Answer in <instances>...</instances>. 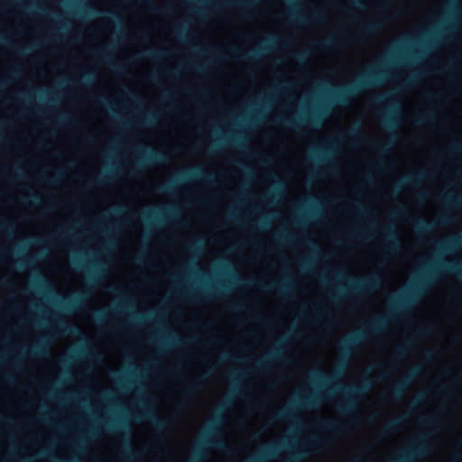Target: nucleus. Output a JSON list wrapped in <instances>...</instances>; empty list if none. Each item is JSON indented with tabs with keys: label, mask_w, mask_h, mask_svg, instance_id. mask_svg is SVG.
Wrapping results in <instances>:
<instances>
[{
	"label": "nucleus",
	"mask_w": 462,
	"mask_h": 462,
	"mask_svg": "<svg viewBox=\"0 0 462 462\" xmlns=\"http://www.w3.org/2000/svg\"><path fill=\"white\" fill-rule=\"evenodd\" d=\"M346 365V360L344 358L341 360L338 369L330 374L322 370H315L310 374V379L316 384L328 385L329 393H336L342 390L346 397L345 401L339 404L338 409L344 414H354L358 407L356 399L368 393L373 383L370 379L365 378L358 385L343 387L341 384H338L337 381L345 371Z\"/></svg>",
	"instance_id": "f257e3e1"
},
{
	"label": "nucleus",
	"mask_w": 462,
	"mask_h": 462,
	"mask_svg": "<svg viewBox=\"0 0 462 462\" xmlns=\"http://www.w3.org/2000/svg\"><path fill=\"white\" fill-rule=\"evenodd\" d=\"M385 73L381 69L377 67L370 68L365 72L358 75L357 78L348 85L334 88L332 97L337 102L346 104L351 97L369 88L380 85L383 81Z\"/></svg>",
	"instance_id": "f03ea898"
},
{
	"label": "nucleus",
	"mask_w": 462,
	"mask_h": 462,
	"mask_svg": "<svg viewBox=\"0 0 462 462\" xmlns=\"http://www.w3.org/2000/svg\"><path fill=\"white\" fill-rule=\"evenodd\" d=\"M349 284L342 287L339 291L332 294V299L337 300L344 295L348 297H365L370 292L377 291L383 284V278L379 273H374L363 279H356L352 275L346 276Z\"/></svg>",
	"instance_id": "7ed1b4c3"
},
{
	"label": "nucleus",
	"mask_w": 462,
	"mask_h": 462,
	"mask_svg": "<svg viewBox=\"0 0 462 462\" xmlns=\"http://www.w3.org/2000/svg\"><path fill=\"white\" fill-rule=\"evenodd\" d=\"M388 317H379L372 321L366 330L356 331L345 337L340 346L342 354L348 357L354 347L364 341L368 336L375 334L386 327Z\"/></svg>",
	"instance_id": "20e7f679"
},
{
	"label": "nucleus",
	"mask_w": 462,
	"mask_h": 462,
	"mask_svg": "<svg viewBox=\"0 0 462 462\" xmlns=\"http://www.w3.org/2000/svg\"><path fill=\"white\" fill-rule=\"evenodd\" d=\"M425 281L420 280L411 287L404 293L400 295H392L390 300L393 311L405 310L414 304L419 296L424 291Z\"/></svg>",
	"instance_id": "39448f33"
},
{
	"label": "nucleus",
	"mask_w": 462,
	"mask_h": 462,
	"mask_svg": "<svg viewBox=\"0 0 462 462\" xmlns=\"http://www.w3.org/2000/svg\"><path fill=\"white\" fill-rule=\"evenodd\" d=\"M216 176L214 172H208L204 171V169L200 166H196L190 168L185 172H182L180 176H178L174 180H171L169 182L161 185L159 187L160 191L162 192H171L174 189L175 184L178 181H184L188 179H196L199 180H203L205 182H211L213 178Z\"/></svg>",
	"instance_id": "423d86ee"
},
{
	"label": "nucleus",
	"mask_w": 462,
	"mask_h": 462,
	"mask_svg": "<svg viewBox=\"0 0 462 462\" xmlns=\"http://www.w3.org/2000/svg\"><path fill=\"white\" fill-rule=\"evenodd\" d=\"M400 113V106L393 105L382 116V122L388 131L391 132L393 140L387 142L379 147L380 153L384 154L394 145L396 135L393 133L398 126L397 115Z\"/></svg>",
	"instance_id": "0eeeda50"
},
{
	"label": "nucleus",
	"mask_w": 462,
	"mask_h": 462,
	"mask_svg": "<svg viewBox=\"0 0 462 462\" xmlns=\"http://www.w3.org/2000/svg\"><path fill=\"white\" fill-rule=\"evenodd\" d=\"M294 445L291 442L281 441V442H271L265 445L257 454L251 457L245 462H267L275 459L286 448H293Z\"/></svg>",
	"instance_id": "6e6552de"
},
{
	"label": "nucleus",
	"mask_w": 462,
	"mask_h": 462,
	"mask_svg": "<svg viewBox=\"0 0 462 462\" xmlns=\"http://www.w3.org/2000/svg\"><path fill=\"white\" fill-rule=\"evenodd\" d=\"M323 112V110H319L314 112L310 117L301 116L299 119H295L293 117H280L278 122L283 126L291 129H297L303 123H310L312 125H319L321 124Z\"/></svg>",
	"instance_id": "1a4fd4ad"
},
{
	"label": "nucleus",
	"mask_w": 462,
	"mask_h": 462,
	"mask_svg": "<svg viewBox=\"0 0 462 462\" xmlns=\"http://www.w3.org/2000/svg\"><path fill=\"white\" fill-rule=\"evenodd\" d=\"M289 16L291 22L305 25L310 23H322L326 21L327 16L323 12L315 11L311 14L298 12L294 7H291L289 12Z\"/></svg>",
	"instance_id": "9d476101"
},
{
	"label": "nucleus",
	"mask_w": 462,
	"mask_h": 462,
	"mask_svg": "<svg viewBox=\"0 0 462 462\" xmlns=\"http://www.w3.org/2000/svg\"><path fill=\"white\" fill-rule=\"evenodd\" d=\"M281 41L282 38L279 35H273L264 40L265 45L263 46H261L257 49H254L252 51H244L242 53H239L237 51L234 50L230 51V54L239 60H253L262 56L263 53L269 49L268 44Z\"/></svg>",
	"instance_id": "9b49d317"
},
{
	"label": "nucleus",
	"mask_w": 462,
	"mask_h": 462,
	"mask_svg": "<svg viewBox=\"0 0 462 462\" xmlns=\"http://www.w3.org/2000/svg\"><path fill=\"white\" fill-rule=\"evenodd\" d=\"M420 373V367L413 368L400 383L393 387L392 394L395 400H400L404 394L406 389L411 385L412 381Z\"/></svg>",
	"instance_id": "f8f14e48"
},
{
	"label": "nucleus",
	"mask_w": 462,
	"mask_h": 462,
	"mask_svg": "<svg viewBox=\"0 0 462 462\" xmlns=\"http://www.w3.org/2000/svg\"><path fill=\"white\" fill-rule=\"evenodd\" d=\"M452 221V218L449 216H443L438 221H427L423 218H417L413 221V224L420 234H427L431 232L437 225H447Z\"/></svg>",
	"instance_id": "ddd939ff"
},
{
	"label": "nucleus",
	"mask_w": 462,
	"mask_h": 462,
	"mask_svg": "<svg viewBox=\"0 0 462 462\" xmlns=\"http://www.w3.org/2000/svg\"><path fill=\"white\" fill-rule=\"evenodd\" d=\"M282 346L275 347L274 349H272L268 353H266L263 356H262L260 359H258L254 363V366L259 369H265L270 365H272L273 362L283 360L282 356Z\"/></svg>",
	"instance_id": "4468645a"
},
{
	"label": "nucleus",
	"mask_w": 462,
	"mask_h": 462,
	"mask_svg": "<svg viewBox=\"0 0 462 462\" xmlns=\"http://www.w3.org/2000/svg\"><path fill=\"white\" fill-rule=\"evenodd\" d=\"M383 238L386 242L385 251L394 252L401 247V239L393 226H387L383 229Z\"/></svg>",
	"instance_id": "2eb2a0df"
},
{
	"label": "nucleus",
	"mask_w": 462,
	"mask_h": 462,
	"mask_svg": "<svg viewBox=\"0 0 462 462\" xmlns=\"http://www.w3.org/2000/svg\"><path fill=\"white\" fill-rule=\"evenodd\" d=\"M319 442V439L316 437L309 438L304 441V448H299L294 450L287 458L286 462H299L308 457L310 452L308 447L317 445Z\"/></svg>",
	"instance_id": "dca6fc26"
},
{
	"label": "nucleus",
	"mask_w": 462,
	"mask_h": 462,
	"mask_svg": "<svg viewBox=\"0 0 462 462\" xmlns=\"http://www.w3.org/2000/svg\"><path fill=\"white\" fill-rule=\"evenodd\" d=\"M427 172L425 171H417L406 174L399 183L394 186L393 194H398L402 186L403 185H417L426 176Z\"/></svg>",
	"instance_id": "f3484780"
},
{
	"label": "nucleus",
	"mask_w": 462,
	"mask_h": 462,
	"mask_svg": "<svg viewBox=\"0 0 462 462\" xmlns=\"http://www.w3.org/2000/svg\"><path fill=\"white\" fill-rule=\"evenodd\" d=\"M138 418H146L151 420V422L158 429L164 430L167 426L166 420L159 417L157 414L153 413L151 410L147 409L142 413L138 415Z\"/></svg>",
	"instance_id": "a211bd4d"
},
{
	"label": "nucleus",
	"mask_w": 462,
	"mask_h": 462,
	"mask_svg": "<svg viewBox=\"0 0 462 462\" xmlns=\"http://www.w3.org/2000/svg\"><path fill=\"white\" fill-rule=\"evenodd\" d=\"M165 159V155L163 153L151 151L146 152H142L141 156L137 162L138 165H143L146 162H161Z\"/></svg>",
	"instance_id": "6ab92c4d"
},
{
	"label": "nucleus",
	"mask_w": 462,
	"mask_h": 462,
	"mask_svg": "<svg viewBox=\"0 0 462 462\" xmlns=\"http://www.w3.org/2000/svg\"><path fill=\"white\" fill-rule=\"evenodd\" d=\"M257 286L262 291L274 290L276 293L281 294V295H284L291 288L290 284L285 282L280 285H275L273 283H268V282H260L257 284Z\"/></svg>",
	"instance_id": "aec40b11"
},
{
	"label": "nucleus",
	"mask_w": 462,
	"mask_h": 462,
	"mask_svg": "<svg viewBox=\"0 0 462 462\" xmlns=\"http://www.w3.org/2000/svg\"><path fill=\"white\" fill-rule=\"evenodd\" d=\"M439 245L441 251H453L459 248L462 245V231Z\"/></svg>",
	"instance_id": "412c9836"
},
{
	"label": "nucleus",
	"mask_w": 462,
	"mask_h": 462,
	"mask_svg": "<svg viewBox=\"0 0 462 462\" xmlns=\"http://www.w3.org/2000/svg\"><path fill=\"white\" fill-rule=\"evenodd\" d=\"M319 401V396L318 395H314V394H310V395H306V396H302V397H300L297 402L294 403V405L296 407H304V408H308V409H312L315 407V405L317 404Z\"/></svg>",
	"instance_id": "4be33fe9"
},
{
	"label": "nucleus",
	"mask_w": 462,
	"mask_h": 462,
	"mask_svg": "<svg viewBox=\"0 0 462 462\" xmlns=\"http://www.w3.org/2000/svg\"><path fill=\"white\" fill-rule=\"evenodd\" d=\"M383 23L381 21H370L360 25V29L366 34H374L382 30Z\"/></svg>",
	"instance_id": "5701e85b"
},
{
	"label": "nucleus",
	"mask_w": 462,
	"mask_h": 462,
	"mask_svg": "<svg viewBox=\"0 0 462 462\" xmlns=\"http://www.w3.org/2000/svg\"><path fill=\"white\" fill-rule=\"evenodd\" d=\"M296 415L293 412L292 408H283L280 410L278 412H276L272 418V421H282L286 420H292L295 419Z\"/></svg>",
	"instance_id": "b1692460"
},
{
	"label": "nucleus",
	"mask_w": 462,
	"mask_h": 462,
	"mask_svg": "<svg viewBox=\"0 0 462 462\" xmlns=\"http://www.w3.org/2000/svg\"><path fill=\"white\" fill-rule=\"evenodd\" d=\"M437 116L434 113L431 112H424L420 115H418L414 120L413 125H421L425 124H432L436 121Z\"/></svg>",
	"instance_id": "393cba45"
},
{
	"label": "nucleus",
	"mask_w": 462,
	"mask_h": 462,
	"mask_svg": "<svg viewBox=\"0 0 462 462\" xmlns=\"http://www.w3.org/2000/svg\"><path fill=\"white\" fill-rule=\"evenodd\" d=\"M441 268L447 272L453 273L462 278V261L459 262H442Z\"/></svg>",
	"instance_id": "a878e982"
},
{
	"label": "nucleus",
	"mask_w": 462,
	"mask_h": 462,
	"mask_svg": "<svg viewBox=\"0 0 462 462\" xmlns=\"http://www.w3.org/2000/svg\"><path fill=\"white\" fill-rule=\"evenodd\" d=\"M402 421V417L393 419L383 429V431H382L383 434L390 435L391 433H393V431H395L398 429V427L401 425Z\"/></svg>",
	"instance_id": "bb28decb"
},
{
	"label": "nucleus",
	"mask_w": 462,
	"mask_h": 462,
	"mask_svg": "<svg viewBox=\"0 0 462 462\" xmlns=\"http://www.w3.org/2000/svg\"><path fill=\"white\" fill-rule=\"evenodd\" d=\"M321 428L330 432H339L343 430L342 424L334 420L321 421Z\"/></svg>",
	"instance_id": "cd10ccee"
},
{
	"label": "nucleus",
	"mask_w": 462,
	"mask_h": 462,
	"mask_svg": "<svg viewBox=\"0 0 462 462\" xmlns=\"http://www.w3.org/2000/svg\"><path fill=\"white\" fill-rule=\"evenodd\" d=\"M59 329L67 334H74L79 332V327L69 326L63 319H59Z\"/></svg>",
	"instance_id": "c85d7f7f"
},
{
	"label": "nucleus",
	"mask_w": 462,
	"mask_h": 462,
	"mask_svg": "<svg viewBox=\"0 0 462 462\" xmlns=\"http://www.w3.org/2000/svg\"><path fill=\"white\" fill-rule=\"evenodd\" d=\"M443 200L449 206L457 207L462 204V196H455L452 194H446Z\"/></svg>",
	"instance_id": "c756f323"
},
{
	"label": "nucleus",
	"mask_w": 462,
	"mask_h": 462,
	"mask_svg": "<svg viewBox=\"0 0 462 462\" xmlns=\"http://www.w3.org/2000/svg\"><path fill=\"white\" fill-rule=\"evenodd\" d=\"M204 444H209L211 446H214V447L221 448V449H226V450L229 449L228 445L221 439H211L208 437H205Z\"/></svg>",
	"instance_id": "7c9ffc66"
},
{
	"label": "nucleus",
	"mask_w": 462,
	"mask_h": 462,
	"mask_svg": "<svg viewBox=\"0 0 462 462\" xmlns=\"http://www.w3.org/2000/svg\"><path fill=\"white\" fill-rule=\"evenodd\" d=\"M411 341L409 340L407 341L405 344L398 346L395 351H394V354H395V356L398 358V359H402L405 356V355L407 354L410 346H411Z\"/></svg>",
	"instance_id": "2f4dec72"
},
{
	"label": "nucleus",
	"mask_w": 462,
	"mask_h": 462,
	"mask_svg": "<svg viewBox=\"0 0 462 462\" xmlns=\"http://www.w3.org/2000/svg\"><path fill=\"white\" fill-rule=\"evenodd\" d=\"M123 454L125 457L128 459H134L137 457V453L134 451L130 445V441H128L125 445L123 447Z\"/></svg>",
	"instance_id": "473e14b6"
},
{
	"label": "nucleus",
	"mask_w": 462,
	"mask_h": 462,
	"mask_svg": "<svg viewBox=\"0 0 462 462\" xmlns=\"http://www.w3.org/2000/svg\"><path fill=\"white\" fill-rule=\"evenodd\" d=\"M411 42H412V39L411 38H403L396 42L394 46V52L400 51L405 47H407Z\"/></svg>",
	"instance_id": "72a5a7b5"
},
{
	"label": "nucleus",
	"mask_w": 462,
	"mask_h": 462,
	"mask_svg": "<svg viewBox=\"0 0 462 462\" xmlns=\"http://www.w3.org/2000/svg\"><path fill=\"white\" fill-rule=\"evenodd\" d=\"M334 40L328 39L324 42H320L317 43V47L320 50H331L334 48Z\"/></svg>",
	"instance_id": "f704fd0d"
},
{
	"label": "nucleus",
	"mask_w": 462,
	"mask_h": 462,
	"mask_svg": "<svg viewBox=\"0 0 462 462\" xmlns=\"http://www.w3.org/2000/svg\"><path fill=\"white\" fill-rule=\"evenodd\" d=\"M330 150L319 148V151L315 153V159L318 161H325L327 158V155L330 153Z\"/></svg>",
	"instance_id": "c9c22d12"
},
{
	"label": "nucleus",
	"mask_w": 462,
	"mask_h": 462,
	"mask_svg": "<svg viewBox=\"0 0 462 462\" xmlns=\"http://www.w3.org/2000/svg\"><path fill=\"white\" fill-rule=\"evenodd\" d=\"M144 54L153 60H159L162 55L165 54L163 51H156L152 49H148L144 51Z\"/></svg>",
	"instance_id": "e433bc0d"
},
{
	"label": "nucleus",
	"mask_w": 462,
	"mask_h": 462,
	"mask_svg": "<svg viewBox=\"0 0 462 462\" xmlns=\"http://www.w3.org/2000/svg\"><path fill=\"white\" fill-rule=\"evenodd\" d=\"M34 262H35V258L34 257H32V258H20L17 261V263H18V265H19V267L21 269H24L27 266H29V264H31V263H32Z\"/></svg>",
	"instance_id": "4c0bfd02"
},
{
	"label": "nucleus",
	"mask_w": 462,
	"mask_h": 462,
	"mask_svg": "<svg viewBox=\"0 0 462 462\" xmlns=\"http://www.w3.org/2000/svg\"><path fill=\"white\" fill-rule=\"evenodd\" d=\"M82 300V295L77 296L76 298H66V306L67 307H76Z\"/></svg>",
	"instance_id": "58836bf2"
},
{
	"label": "nucleus",
	"mask_w": 462,
	"mask_h": 462,
	"mask_svg": "<svg viewBox=\"0 0 462 462\" xmlns=\"http://www.w3.org/2000/svg\"><path fill=\"white\" fill-rule=\"evenodd\" d=\"M30 355L32 356H38V355H41L42 353H44V347L42 344H36L34 345L32 347H31L30 349Z\"/></svg>",
	"instance_id": "ea45409f"
},
{
	"label": "nucleus",
	"mask_w": 462,
	"mask_h": 462,
	"mask_svg": "<svg viewBox=\"0 0 462 462\" xmlns=\"http://www.w3.org/2000/svg\"><path fill=\"white\" fill-rule=\"evenodd\" d=\"M310 56V52L308 51H302L295 55V59L298 62L303 63L307 60Z\"/></svg>",
	"instance_id": "a19ab883"
},
{
	"label": "nucleus",
	"mask_w": 462,
	"mask_h": 462,
	"mask_svg": "<svg viewBox=\"0 0 462 462\" xmlns=\"http://www.w3.org/2000/svg\"><path fill=\"white\" fill-rule=\"evenodd\" d=\"M360 128H361V125H360V124H358V125H355V126L351 127V128L348 130V132H347L348 135H349L350 137H352V138H356V137H358V136H359V134H360Z\"/></svg>",
	"instance_id": "79ce46f5"
},
{
	"label": "nucleus",
	"mask_w": 462,
	"mask_h": 462,
	"mask_svg": "<svg viewBox=\"0 0 462 462\" xmlns=\"http://www.w3.org/2000/svg\"><path fill=\"white\" fill-rule=\"evenodd\" d=\"M278 240L282 243H292L294 241V237L291 235L287 233H283L279 236Z\"/></svg>",
	"instance_id": "37998d69"
},
{
	"label": "nucleus",
	"mask_w": 462,
	"mask_h": 462,
	"mask_svg": "<svg viewBox=\"0 0 462 462\" xmlns=\"http://www.w3.org/2000/svg\"><path fill=\"white\" fill-rule=\"evenodd\" d=\"M220 421H221V418L218 416L212 420V423L210 425L209 431H208L209 434H215V433L218 432L217 427L216 426V424H217Z\"/></svg>",
	"instance_id": "c03bdc74"
},
{
	"label": "nucleus",
	"mask_w": 462,
	"mask_h": 462,
	"mask_svg": "<svg viewBox=\"0 0 462 462\" xmlns=\"http://www.w3.org/2000/svg\"><path fill=\"white\" fill-rule=\"evenodd\" d=\"M420 420L425 424H433L438 420L437 416H422L420 417Z\"/></svg>",
	"instance_id": "a18cd8bd"
},
{
	"label": "nucleus",
	"mask_w": 462,
	"mask_h": 462,
	"mask_svg": "<svg viewBox=\"0 0 462 462\" xmlns=\"http://www.w3.org/2000/svg\"><path fill=\"white\" fill-rule=\"evenodd\" d=\"M232 403H233L232 396L231 395H227L226 397L225 401L219 406V410H225V409H226Z\"/></svg>",
	"instance_id": "49530a36"
},
{
	"label": "nucleus",
	"mask_w": 462,
	"mask_h": 462,
	"mask_svg": "<svg viewBox=\"0 0 462 462\" xmlns=\"http://www.w3.org/2000/svg\"><path fill=\"white\" fill-rule=\"evenodd\" d=\"M427 397V394L426 393H420V395H418L417 397H415L412 401V404L413 405H419L424 400L425 398Z\"/></svg>",
	"instance_id": "de8ad7c7"
},
{
	"label": "nucleus",
	"mask_w": 462,
	"mask_h": 462,
	"mask_svg": "<svg viewBox=\"0 0 462 462\" xmlns=\"http://www.w3.org/2000/svg\"><path fill=\"white\" fill-rule=\"evenodd\" d=\"M94 315L95 319L99 322H103L106 319L105 313L102 310H97Z\"/></svg>",
	"instance_id": "09e8293b"
},
{
	"label": "nucleus",
	"mask_w": 462,
	"mask_h": 462,
	"mask_svg": "<svg viewBox=\"0 0 462 462\" xmlns=\"http://www.w3.org/2000/svg\"><path fill=\"white\" fill-rule=\"evenodd\" d=\"M167 338H168L169 341L174 342L176 344H182L183 343V341H181L179 337H177L175 334H172V333H171L167 337Z\"/></svg>",
	"instance_id": "8fccbe9b"
},
{
	"label": "nucleus",
	"mask_w": 462,
	"mask_h": 462,
	"mask_svg": "<svg viewBox=\"0 0 462 462\" xmlns=\"http://www.w3.org/2000/svg\"><path fill=\"white\" fill-rule=\"evenodd\" d=\"M94 77V72L92 70L85 71L82 75V79L88 81L91 80Z\"/></svg>",
	"instance_id": "3c124183"
},
{
	"label": "nucleus",
	"mask_w": 462,
	"mask_h": 462,
	"mask_svg": "<svg viewBox=\"0 0 462 462\" xmlns=\"http://www.w3.org/2000/svg\"><path fill=\"white\" fill-rule=\"evenodd\" d=\"M431 329L430 328H418L416 332L420 336H428L430 333Z\"/></svg>",
	"instance_id": "603ef678"
},
{
	"label": "nucleus",
	"mask_w": 462,
	"mask_h": 462,
	"mask_svg": "<svg viewBox=\"0 0 462 462\" xmlns=\"http://www.w3.org/2000/svg\"><path fill=\"white\" fill-rule=\"evenodd\" d=\"M452 149L455 152H461L462 151V141L453 143Z\"/></svg>",
	"instance_id": "864d4df0"
},
{
	"label": "nucleus",
	"mask_w": 462,
	"mask_h": 462,
	"mask_svg": "<svg viewBox=\"0 0 462 462\" xmlns=\"http://www.w3.org/2000/svg\"><path fill=\"white\" fill-rule=\"evenodd\" d=\"M190 249L195 252H199L201 249L200 241H196L190 245Z\"/></svg>",
	"instance_id": "5fc2aeb1"
},
{
	"label": "nucleus",
	"mask_w": 462,
	"mask_h": 462,
	"mask_svg": "<svg viewBox=\"0 0 462 462\" xmlns=\"http://www.w3.org/2000/svg\"><path fill=\"white\" fill-rule=\"evenodd\" d=\"M156 119V116L154 114H149L147 115L146 118H145V123L147 125H152Z\"/></svg>",
	"instance_id": "6e6d98bb"
},
{
	"label": "nucleus",
	"mask_w": 462,
	"mask_h": 462,
	"mask_svg": "<svg viewBox=\"0 0 462 462\" xmlns=\"http://www.w3.org/2000/svg\"><path fill=\"white\" fill-rule=\"evenodd\" d=\"M219 148H220V145L217 143H214L208 148V152L211 153H216L217 152H218Z\"/></svg>",
	"instance_id": "4d7b16f0"
},
{
	"label": "nucleus",
	"mask_w": 462,
	"mask_h": 462,
	"mask_svg": "<svg viewBox=\"0 0 462 462\" xmlns=\"http://www.w3.org/2000/svg\"><path fill=\"white\" fill-rule=\"evenodd\" d=\"M425 356L428 360H432L437 356V352L434 350L427 351Z\"/></svg>",
	"instance_id": "13d9d810"
},
{
	"label": "nucleus",
	"mask_w": 462,
	"mask_h": 462,
	"mask_svg": "<svg viewBox=\"0 0 462 462\" xmlns=\"http://www.w3.org/2000/svg\"><path fill=\"white\" fill-rule=\"evenodd\" d=\"M312 310H313L316 317L320 318L325 315V312L323 310H319V308H317L316 306H313Z\"/></svg>",
	"instance_id": "bf43d9fd"
},
{
	"label": "nucleus",
	"mask_w": 462,
	"mask_h": 462,
	"mask_svg": "<svg viewBox=\"0 0 462 462\" xmlns=\"http://www.w3.org/2000/svg\"><path fill=\"white\" fill-rule=\"evenodd\" d=\"M430 98L435 99V100H440L444 98V95L442 93H436L434 95H430Z\"/></svg>",
	"instance_id": "052dcab7"
},
{
	"label": "nucleus",
	"mask_w": 462,
	"mask_h": 462,
	"mask_svg": "<svg viewBox=\"0 0 462 462\" xmlns=\"http://www.w3.org/2000/svg\"><path fill=\"white\" fill-rule=\"evenodd\" d=\"M245 309V306L241 303H236L232 306V310H236V311H240V310H243Z\"/></svg>",
	"instance_id": "680f3d73"
},
{
	"label": "nucleus",
	"mask_w": 462,
	"mask_h": 462,
	"mask_svg": "<svg viewBox=\"0 0 462 462\" xmlns=\"http://www.w3.org/2000/svg\"><path fill=\"white\" fill-rule=\"evenodd\" d=\"M198 387V383L196 381H190L188 392H193Z\"/></svg>",
	"instance_id": "e2e57ef3"
},
{
	"label": "nucleus",
	"mask_w": 462,
	"mask_h": 462,
	"mask_svg": "<svg viewBox=\"0 0 462 462\" xmlns=\"http://www.w3.org/2000/svg\"><path fill=\"white\" fill-rule=\"evenodd\" d=\"M350 230H351V232L354 234V236H355L356 237L360 238V239L365 238V236H364V234H363L362 232L357 231V230H354V229H352V228H351Z\"/></svg>",
	"instance_id": "0e129e2a"
},
{
	"label": "nucleus",
	"mask_w": 462,
	"mask_h": 462,
	"mask_svg": "<svg viewBox=\"0 0 462 462\" xmlns=\"http://www.w3.org/2000/svg\"><path fill=\"white\" fill-rule=\"evenodd\" d=\"M196 456L200 458L203 456V448L202 445H199L196 449Z\"/></svg>",
	"instance_id": "69168bd1"
},
{
	"label": "nucleus",
	"mask_w": 462,
	"mask_h": 462,
	"mask_svg": "<svg viewBox=\"0 0 462 462\" xmlns=\"http://www.w3.org/2000/svg\"><path fill=\"white\" fill-rule=\"evenodd\" d=\"M356 212L361 213V214L366 213L365 208L363 206H361L360 204H356Z\"/></svg>",
	"instance_id": "338daca9"
},
{
	"label": "nucleus",
	"mask_w": 462,
	"mask_h": 462,
	"mask_svg": "<svg viewBox=\"0 0 462 462\" xmlns=\"http://www.w3.org/2000/svg\"><path fill=\"white\" fill-rule=\"evenodd\" d=\"M62 462H81V460L77 457H73L62 460Z\"/></svg>",
	"instance_id": "774afa93"
}]
</instances>
